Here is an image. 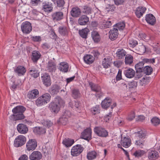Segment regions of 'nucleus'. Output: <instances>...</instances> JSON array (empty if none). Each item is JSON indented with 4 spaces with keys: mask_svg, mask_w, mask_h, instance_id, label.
Here are the masks:
<instances>
[{
    "mask_svg": "<svg viewBox=\"0 0 160 160\" xmlns=\"http://www.w3.org/2000/svg\"><path fill=\"white\" fill-rule=\"evenodd\" d=\"M26 110V108L22 106H19L13 108L12 110L13 114L11 116L13 118V121L23 119L25 116L23 113Z\"/></svg>",
    "mask_w": 160,
    "mask_h": 160,
    "instance_id": "f257e3e1",
    "label": "nucleus"
},
{
    "mask_svg": "<svg viewBox=\"0 0 160 160\" xmlns=\"http://www.w3.org/2000/svg\"><path fill=\"white\" fill-rule=\"evenodd\" d=\"M64 104V102L59 97H57L53 101L51 102L49 104V107L52 112L55 113H58L60 110L61 106Z\"/></svg>",
    "mask_w": 160,
    "mask_h": 160,
    "instance_id": "f03ea898",
    "label": "nucleus"
},
{
    "mask_svg": "<svg viewBox=\"0 0 160 160\" xmlns=\"http://www.w3.org/2000/svg\"><path fill=\"white\" fill-rule=\"evenodd\" d=\"M51 98V96L48 93L43 94L36 101V104L38 106H40L47 104L50 101Z\"/></svg>",
    "mask_w": 160,
    "mask_h": 160,
    "instance_id": "7ed1b4c3",
    "label": "nucleus"
},
{
    "mask_svg": "<svg viewBox=\"0 0 160 160\" xmlns=\"http://www.w3.org/2000/svg\"><path fill=\"white\" fill-rule=\"evenodd\" d=\"M94 133L98 136L101 137H106L108 135V131L104 128L96 127L94 128Z\"/></svg>",
    "mask_w": 160,
    "mask_h": 160,
    "instance_id": "20e7f679",
    "label": "nucleus"
},
{
    "mask_svg": "<svg viewBox=\"0 0 160 160\" xmlns=\"http://www.w3.org/2000/svg\"><path fill=\"white\" fill-rule=\"evenodd\" d=\"M26 137L22 135H20L17 136L15 139L14 142V145L16 147H21L26 142Z\"/></svg>",
    "mask_w": 160,
    "mask_h": 160,
    "instance_id": "39448f33",
    "label": "nucleus"
},
{
    "mask_svg": "<svg viewBox=\"0 0 160 160\" xmlns=\"http://www.w3.org/2000/svg\"><path fill=\"white\" fill-rule=\"evenodd\" d=\"M37 146V141L34 139H30L26 143V150L29 151H32L35 149Z\"/></svg>",
    "mask_w": 160,
    "mask_h": 160,
    "instance_id": "423d86ee",
    "label": "nucleus"
},
{
    "mask_svg": "<svg viewBox=\"0 0 160 160\" xmlns=\"http://www.w3.org/2000/svg\"><path fill=\"white\" fill-rule=\"evenodd\" d=\"M83 150L81 145L77 144L73 147L71 150V154L74 157L79 155Z\"/></svg>",
    "mask_w": 160,
    "mask_h": 160,
    "instance_id": "0eeeda50",
    "label": "nucleus"
},
{
    "mask_svg": "<svg viewBox=\"0 0 160 160\" xmlns=\"http://www.w3.org/2000/svg\"><path fill=\"white\" fill-rule=\"evenodd\" d=\"M22 32L25 33H28L32 31L31 24L28 22L26 21L22 23L21 26Z\"/></svg>",
    "mask_w": 160,
    "mask_h": 160,
    "instance_id": "6e6552de",
    "label": "nucleus"
},
{
    "mask_svg": "<svg viewBox=\"0 0 160 160\" xmlns=\"http://www.w3.org/2000/svg\"><path fill=\"white\" fill-rule=\"evenodd\" d=\"M91 129L89 128H87L81 133V138L89 141L91 138Z\"/></svg>",
    "mask_w": 160,
    "mask_h": 160,
    "instance_id": "1a4fd4ad",
    "label": "nucleus"
},
{
    "mask_svg": "<svg viewBox=\"0 0 160 160\" xmlns=\"http://www.w3.org/2000/svg\"><path fill=\"white\" fill-rule=\"evenodd\" d=\"M39 93V92L38 90L33 89L28 92L27 96L29 99H34L38 97Z\"/></svg>",
    "mask_w": 160,
    "mask_h": 160,
    "instance_id": "9d476101",
    "label": "nucleus"
},
{
    "mask_svg": "<svg viewBox=\"0 0 160 160\" xmlns=\"http://www.w3.org/2000/svg\"><path fill=\"white\" fill-rule=\"evenodd\" d=\"M52 17L54 22H58L63 19V14L61 12H56L52 14Z\"/></svg>",
    "mask_w": 160,
    "mask_h": 160,
    "instance_id": "9b49d317",
    "label": "nucleus"
},
{
    "mask_svg": "<svg viewBox=\"0 0 160 160\" xmlns=\"http://www.w3.org/2000/svg\"><path fill=\"white\" fill-rule=\"evenodd\" d=\"M121 145L125 148L130 147L132 144L131 139L128 137H121Z\"/></svg>",
    "mask_w": 160,
    "mask_h": 160,
    "instance_id": "f8f14e48",
    "label": "nucleus"
},
{
    "mask_svg": "<svg viewBox=\"0 0 160 160\" xmlns=\"http://www.w3.org/2000/svg\"><path fill=\"white\" fill-rule=\"evenodd\" d=\"M42 158V154L41 152L38 151H34L29 157L30 160H40Z\"/></svg>",
    "mask_w": 160,
    "mask_h": 160,
    "instance_id": "ddd939ff",
    "label": "nucleus"
},
{
    "mask_svg": "<svg viewBox=\"0 0 160 160\" xmlns=\"http://www.w3.org/2000/svg\"><path fill=\"white\" fill-rule=\"evenodd\" d=\"M89 21V18L85 15L80 16L78 20V23L80 25L84 26L88 24Z\"/></svg>",
    "mask_w": 160,
    "mask_h": 160,
    "instance_id": "4468645a",
    "label": "nucleus"
},
{
    "mask_svg": "<svg viewBox=\"0 0 160 160\" xmlns=\"http://www.w3.org/2000/svg\"><path fill=\"white\" fill-rule=\"evenodd\" d=\"M17 129L19 133L23 134L27 133L28 131V128L27 126L22 123L19 124L18 125Z\"/></svg>",
    "mask_w": 160,
    "mask_h": 160,
    "instance_id": "2eb2a0df",
    "label": "nucleus"
},
{
    "mask_svg": "<svg viewBox=\"0 0 160 160\" xmlns=\"http://www.w3.org/2000/svg\"><path fill=\"white\" fill-rule=\"evenodd\" d=\"M109 38L112 40H114L118 37V30L117 28L114 27L109 32Z\"/></svg>",
    "mask_w": 160,
    "mask_h": 160,
    "instance_id": "dca6fc26",
    "label": "nucleus"
},
{
    "mask_svg": "<svg viewBox=\"0 0 160 160\" xmlns=\"http://www.w3.org/2000/svg\"><path fill=\"white\" fill-rule=\"evenodd\" d=\"M145 20L149 24L153 25L156 22V20L154 16L151 14H147L146 16Z\"/></svg>",
    "mask_w": 160,
    "mask_h": 160,
    "instance_id": "f3484780",
    "label": "nucleus"
},
{
    "mask_svg": "<svg viewBox=\"0 0 160 160\" xmlns=\"http://www.w3.org/2000/svg\"><path fill=\"white\" fill-rule=\"evenodd\" d=\"M158 152L155 150H150L148 153V158L150 160H155L159 157Z\"/></svg>",
    "mask_w": 160,
    "mask_h": 160,
    "instance_id": "a211bd4d",
    "label": "nucleus"
},
{
    "mask_svg": "<svg viewBox=\"0 0 160 160\" xmlns=\"http://www.w3.org/2000/svg\"><path fill=\"white\" fill-rule=\"evenodd\" d=\"M112 102V99L109 97H107L102 101L101 106L103 108L107 109L109 107Z\"/></svg>",
    "mask_w": 160,
    "mask_h": 160,
    "instance_id": "6ab92c4d",
    "label": "nucleus"
},
{
    "mask_svg": "<svg viewBox=\"0 0 160 160\" xmlns=\"http://www.w3.org/2000/svg\"><path fill=\"white\" fill-rule=\"evenodd\" d=\"M124 73L126 77L129 78H132L135 75L134 70L130 68L124 70Z\"/></svg>",
    "mask_w": 160,
    "mask_h": 160,
    "instance_id": "aec40b11",
    "label": "nucleus"
},
{
    "mask_svg": "<svg viewBox=\"0 0 160 160\" xmlns=\"http://www.w3.org/2000/svg\"><path fill=\"white\" fill-rule=\"evenodd\" d=\"M33 131L35 134L39 135L44 134L46 132L45 128L42 127H36L33 128Z\"/></svg>",
    "mask_w": 160,
    "mask_h": 160,
    "instance_id": "412c9836",
    "label": "nucleus"
},
{
    "mask_svg": "<svg viewBox=\"0 0 160 160\" xmlns=\"http://www.w3.org/2000/svg\"><path fill=\"white\" fill-rule=\"evenodd\" d=\"M47 68L49 72H54L56 69V64L54 62L50 60L48 63Z\"/></svg>",
    "mask_w": 160,
    "mask_h": 160,
    "instance_id": "4be33fe9",
    "label": "nucleus"
},
{
    "mask_svg": "<svg viewBox=\"0 0 160 160\" xmlns=\"http://www.w3.org/2000/svg\"><path fill=\"white\" fill-rule=\"evenodd\" d=\"M116 57L118 59L123 58L126 54V52L123 49H118L116 53Z\"/></svg>",
    "mask_w": 160,
    "mask_h": 160,
    "instance_id": "5701e85b",
    "label": "nucleus"
},
{
    "mask_svg": "<svg viewBox=\"0 0 160 160\" xmlns=\"http://www.w3.org/2000/svg\"><path fill=\"white\" fill-rule=\"evenodd\" d=\"M14 70L15 72L17 73L19 76L23 75L26 72L25 68L21 66H18Z\"/></svg>",
    "mask_w": 160,
    "mask_h": 160,
    "instance_id": "b1692460",
    "label": "nucleus"
},
{
    "mask_svg": "<svg viewBox=\"0 0 160 160\" xmlns=\"http://www.w3.org/2000/svg\"><path fill=\"white\" fill-rule=\"evenodd\" d=\"M41 56V54L39 52L33 51L32 53V60L33 62H37Z\"/></svg>",
    "mask_w": 160,
    "mask_h": 160,
    "instance_id": "393cba45",
    "label": "nucleus"
},
{
    "mask_svg": "<svg viewBox=\"0 0 160 160\" xmlns=\"http://www.w3.org/2000/svg\"><path fill=\"white\" fill-rule=\"evenodd\" d=\"M81 11L78 8H73L71 11V14L73 17H78L81 14Z\"/></svg>",
    "mask_w": 160,
    "mask_h": 160,
    "instance_id": "a878e982",
    "label": "nucleus"
},
{
    "mask_svg": "<svg viewBox=\"0 0 160 160\" xmlns=\"http://www.w3.org/2000/svg\"><path fill=\"white\" fill-rule=\"evenodd\" d=\"M58 31L59 34L62 36H67L68 35V30L66 27L65 26H62L59 27Z\"/></svg>",
    "mask_w": 160,
    "mask_h": 160,
    "instance_id": "bb28decb",
    "label": "nucleus"
},
{
    "mask_svg": "<svg viewBox=\"0 0 160 160\" xmlns=\"http://www.w3.org/2000/svg\"><path fill=\"white\" fill-rule=\"evenodd\" d=\"M58 69L62 72H67L68 69V65L66 63L62 62L59 64Z\"/></svg>",
    "mask_w": 160,
    "mask_h": 160,
    "instance_id": "cd10ccee",
    "label": "nucleus"
},
{
    "mask_svg": "<svg viewBox=\"0 0 160 160\" xmlns=\"http://www.w3.org/2000/svg\"><path fill=\"white\" fill-rule=\"evenodd\" d=\"M92 37L95 42H99L101 39L100 37L98 32L96 31H93L92 32Z\"/></svg>",
    "mask_w": 160,
    "mask_h": 160,
    "instance_id": "c85d7f7f",
    "label": "nucleus"
},
{
    "mask_svg": "<svg viewBox=\"0 0 160 160\" xmlns=\"http://www.w3.org/2000/svg\"><path fill=\"white\" fill-rule=\"evenodd\" d=\"M52 4L49 2L45 3L42 7V10L45 12H49L52 11L53 8Z\"/></svg>",
    "mask_w": 160,
    "mask_h": 160,
    "instance_id": "c756f323",
    "label": "nucleus"
},
{
    "mask_svg": "<svg viewBox=\"0 0 160 160\" xmlns=\"http://www.w3.org/2000/svg\"><path fill=\"white\" fill-rule=\"evenodd\" d=\"M84 61L88 64L92 63L94 60V58L92 55H87L85 56L83 58Z\"/></svg>",
    "mask_w": 160,
    "mask_h": 160,
    "instance_id": "7c9ffc66",
    "label": "nucleus"
},
{
    "mask_svg": "<svg viewBox=\"0 0 160 160\" xmlns=\"http://www.w3.org/2000/svg\"><path fill=\"white\" fill-rule=\"evenodd\" d=\"M74 142V140L68 138L64 139L62 143L66 147H68L71 146Z\"/></svg>",
    "mask_w": 160,
    "mask_h": 160,
    "instance_id": "2f4dec72",
    "label": "nucleus"
},
{
    "mask_svg": "<svg viewBox=\"0 0 160 160\" xmlns=\"http://www.w3.org/2000/svg\"><path fill=\"white\" fill-rule=\"evenodd\" d=\"M89 30L87 28H86L84 29L79 30V33L80 35L83 38H86L87 37L88 33Z\"/></svg>",
    "mask_w": 160,
    "mask_h": 160,
    "instance_id": "473e14b6",
    "label": "nucleus"
},
{
    "mask_svg": "<svg viewBox=\"0 0 160 160\" xmlns=\"http://www.w3.org/2000/svg\"><path fill=\"white\" fill-rule=\"evenodd\" d=\"M52 1L56 4L57 7L61 8V9L64 8V6L65 4L64 0H52Z\"/></svg>",
    "mask_w": 160,
    "mask_h": 160,
    "instance_id": "72a5a7b5",
    "label": "nucleus"
},
{
    "mask_svg": "<svg viewBox=\"0 0 160 160\" xmlns=\"http://www.w3.org/2000/svg\"><path fill=\"white\" fill-rule=\"evenodd\" d=\"M89 85L92 90L95 92H98L101 90L100 87L98 85L95 84L92 82H89Z\"/></svg>",
    "mask_w": 160,
    "mask_h": 160,
    "instance_id": "f704fd0d",
    "label": "nucleus"
},
{
    "mask_svg": "<svg viewBox=\"0 0 160 160\" xmlns=\"http://www.w3.org/2000/svg\"><path fill=\"white\" fill-rule=\"evenodd\" d=\"M59 90L60 88L58 86L54 85L50 89L49 92L52 94H56L59 92Z\"/></svg>",
    "mask_w": 160,
    "mask_h": 160,
    "instance_id": "c9c22d12",
    "label": "nucleus"
},
{
    "mask_svg": "<svg viewBox=\"0 0 160 160\" xmlns=\"http://www.w3.org/2000/svg\"><path fill=\"white\" fill-rule=\"evenodd\" d=\"M97 153L94 151H92L88 152L87 155V158L89 160H92L96 158Z\"/></svg>",
    "mask_w": 160,
    "mask_h": 160,
    "instance_id": "e433bc0d",
    "label": "nucleus"
},
{
    "mask_svg": "<svg viewBox=\"0 0 160 160\" xmlns=\"http://www.w3.org/2000/svg\"><path fill=\"white\" fill-rule=\"evenodd\" d=\"M133 57L130 54L126 56L125 62L126 64L130 65L133 62Z\"/></svg>",
    "mask_w": 160,
    "mask_h": 160,
    "instance_id": "4c0bfd02",
    "label": "nucleus"
},
{
    "mask_svg": "<svg viewBox=\"0 0 160 160\" xmlns=\"http://www.w3.org/2000/svg\"><path fill=\"white\" fill-rule=\"evenodd\" d=\"M152 72V69L150 66H145L143 69V72L146 75H149L151 74Z\"/></svg>",
    "mask_w": 160,
    "mask_h": 160,
    "instance_id": "58836bf2",
    "label": "nucleus"
},
{
    "mask_svg": "<svg viewBox=\"0 0 160 160\" xmlns=\"http://www.w3.org/2000/svg\"><path fill=\"white\" fill-rule=\"evenodd\" d=\"M80 95L79 90L77 89H74L72 91V96L74 99L79 98Z\"/></svg>",
    "mask_w": 160,
    "mask_h": 160,
    "instance_id": "ea45409f",
    "label": "nucleus"
},
{
    "mask_svg": "<svg viewBox=\"0 0 160 160\" xmlns=\"http://www.w3.org/2000/svg\"><path fill=\"white\" fill-rule=\"evenodd\" d=\"M110 59L108 58H104L102 61V65L105 68H108L110 66Z\"/></svg>",
    "mask_w": 160,
    "mask_h": 160,
    "instance_id": "a19ab883",
    "label": "nucleus"
},
{
    "mask_svg": "<svg viewBox=\"0 0 160 160\" xmlns=\"http://www.w3.org/2000/svg\"><path fill=\"white\" fill-rule=\"evenodd\" d=\"M144 63L143 61L140 62L135 65L136 70L143 71V65Z\"/></svg>",
    "mask_w": 160,
    "mask_h": 160,
    "instance_id": "79ce46f5",
    "label": "nucleus"
},
{
    "mask_svg": "<svg viewBox=\"0 0 160 160\" xmlns=\"http://www.w3.org/2000/svg\"><path fill=\"white\" fill-rule=\"evenodd\" d=\"M114 27L117 28L119 30H123L125 27V24L124 22H118L115 25H114Z\"/></svg>",
    "mask_w": 160,
    "mask_h": 160,
    "instance_id": "37998d69",
    "label": "nucleus"
},
{
    "mask_svg": "<svg viewBox=\"0 0 160 160\" xmlns=\"http://www.w3.org/2000/svg\"><path fill=\"white\" fill-rule=\"evenodd\" d=\"M135 133L136 134V137H138L142 139H143L145 138L146 135V133L143 132L142 131L136 132Z\"/></svg>",
    "mask_w": 160,
    "mask_h": 160,
    "instance_id": "c03bdc74",
    "label": "nucleus"
},
{
    "mask_svg": "<svg viewBox=\"0 0 160 160\" xmlns=\"http://www.w3.org/2000/svg\"><path fill=\"white\" fill-rule=\"evenodd\" d=\"M151 122L152 124L155 126L158 125L160 124V120L158 118L154 117L151 120Z\"/></svg>",
    "mask_w": 160,
    "mask_h": 160,
    "instance_id": "a18cd8bd",
    "label": "nucleus"
},
{
    "mask_svg": "<svg viewBox=\"0 0 160 160\" xmlns=\"http://www.w3.org/2000/svg\"><path fill=\"white\" fill-rule=\"evenodd\" d=\"M112 24V21L110 19L108 20H104L102 22V25L105 28H110Z\"/></svg>",
    "mask_w": 160,
    "mask_h": 160,
    "instance_id": "49530a36",
    "label": "nucleus"
},
{
    "mask_svg": "<svg viewBox=\"0 0 160 160\" xmlns=\"http://www.w3.org/2000/svg\"><path fill=\"white\" fill-rule=\"evenodd\" d=\"M82 12L86 14H90L92 13V8L86 6H84L82 10Z\"/></svg>",
    "mask_w": 160,
    "mask_h": 160,
    "instance_id": "de8ad7c7",
    "label": "nucleus"
},
{
    "mask_svg": "<svg viewBox=\"0 0 160 160\" xmlns=\"http://www.w3.org/2000/svg\"><path fill=\"white\" fill-rule=\"evenodd\" d=\"M22 83L21 81H14L12 86V88L14 89L18 87H19L21 85Z\"/></svg>",
    "mask_w": 160,
    "mask_h": 160,
    "instance_id": "09e8293b",
    "label": "nucleus"
},
{
    "mask_svg": "<svg viewBox=\"0 0 160 160\" xmlns=\"http://www.w3.org/2000/svg\"><path fill=\"white\" fill-rule=\"evenodd\" d=\"M144 142L145 141L143 139L136 140L135 143V145L137 146H139L141 148H142L144 145Z\"/></svg>",
    "mask_w": 160,
    "mask_h": 160,
    "instance_id": "8fccbe9b",
    "label": "nucleus"
},
{
    "mask_svg": "<svg viewBox=\"0 0 160 160\" xmlns=\"http://www.w3.org/2000/svg\"><path fill=\"white\" fill-rule=\"evenodd\" d=\"M135 117V112L133 111H132L130 112L128 116L127 119L128 121H131Z\"/></svg>",
    "mask_w": 160,
    "mask_h": 160,
    "instance_id": "3c124183",
    "label": "nucleus"
},
{
    "mask_svg": "<svg viewBox=\"0 0 160 160\" xmlns=\"http://www.w3.org/2000/svg\"><path fill=\"white\" fill-rule=\"evenodd\" d=\"M145 153V152L143 150H138L136 151L134 153L135 157H141Z\"/></svg>",
    "mask_w": 160,
    "mask_h": 160,
    "instance_id": "603ef678",
    "label": "nucleus"
},
{
    "mask_svg": "<svg viewBox=\"0 0 160 160\" xmlns=\"http://www.w3.org/2000/svg\"><path fill=\"white\" fill-rule=\"evenodd\" d=\"M129 43L130 47L134 48L138 44V42L133 39H130Z\"/></svg>",
    "mask_w": 160,
    "mask_h": 160,
    "instance_id": "864d4df0",
    "label": "nucleus"
},
{
    "mask_svg": "<svg viewBox=\"0 0 160 160\" xmlns=\"http://www.w3.org/2000/svg\"><path fill=\"white\" fill-rule=\"evenodd\" d=\"M143 71L136 70V75L135 77V78L136 79H138L141 78L143 75Z\"/></svg>",
    "mask_w": 160,
    "mask_h": 160,
    "instance_id": "5fc2aeb1",
    "label": "nucleus"
},
{
    "mask_svg": "<svg viewBox=\"0 0 160 160\" xmlns=\"http://www.w3.org/2000/svg\"><path fill=\"white\" fill-rule=\"evenodd\" d=\"M146 51V47L145 46L142 44L140 45L139 47L138 48V51L140 53V54H142L145 53Z\"/></svg>",
    "mask_w": 160,
    "mask_h": 160,
    "instance_id": "6e6d98bb",
    "label": "nucleus"
},
{
    "mask_svg": "<svg viewBox=\"0 0 160 160\" xmlns=\"http://www.w3.org/2000/svg\"><path fill=\"white\" fill-rule=\"evenodd\" d=\"M137 82L135 81H132L128 83L129 88L130 89L135 88L137 86Z\"/></svg>",
    "mask_w": 160,
    "mask_h": 160,
    "instance_id": "4d7b16f0",
    "label": "nucleus"
},
{
    "mask_svg": "<svg viewBox=\"0 0 160 160\" xmlns=\"http://www.w3.org/2000/svg\"><path fill=\"white\" fill-rule=\"evenodd\" d=\"M42 80H50V76L47 73H45L41 76Z\"/></svg>",
    "mask_w": 160,
    "mask_h": 160,
    "instance_id": "13d9d810",
    "label": "nucleus"
},
{
    "mask_svg": "<svg viewBox=\"0 0 160 160\" xmlns=\"http://www.w3.org/2000/svg\"><path fill=\"white\" fill-rule=\"evenodd\" d=\"M114 3L116 5H123L125 2V0H114Z\"/></svg>",
    "mask_w": 160,
    "mask_h": 160,
    "instance_id": "bf43d9fd",
    "label": "nucleus"
},
{
    "mask_svg": "<svg viewBox=\"0 0 160 160\" xmlns=\"http://www.w3.org/2000/svg\"><path fill=\"white\" fill-rule=\"evenodd\" d=\"M91 111L94 114L99 113L100 112V110L99 109V107L98 106L92 109Z\"/></svg>",
    "mask_w": 160,
    "mask_h": 160,
    "instance_id": "052dcab7",
    "label": "nucleus"
},
{
    "mask_svg": "<svg viewBox=\"0 0 160 160\" xmlns=\"http://www.w3.org/2000/svg\"><path fill=\"white\" fill-rule=\"evenodd\" d=\"M155 59L154 58H153L152 59H148L147 58H145L143 59V63L146 62V63H153L155 62Z\"/></svg>",
    "mask_w": 160,
    "mask_h": 160,
    "instance_id": "680f3d73",
    "label": "nucleus"
},
{
    "mask_svg": "<svg viewBox=\"0 0 160 160\" xmlns=\"http://www.w3.org/2000/svg\"><path fill=\"white\" fill-rule=\"evenodd\" d=\"M122 70L119 69L118 74L116 77V80H120L122 79Z\"/></svg>",
    "mask_w": 160,
    "mask_h": 160,
    "instance_id": "e2e57ef3",
    "label": "nucleus"
},
{
    "mask_svg": "<svg viewBox=\"0 0 160 160\" xmlns=\"http://www.w3.org/2000/svg\"><path fill=\"white\" fill-rule=\"evenodd\" d=\"M41 2V0H31V3L34 6L38 5Z\"/></svg>",
    "mask_w": 160,
    "mask_h": 160,
    "instance_id": "0e129e2a",
    "label": "nucleus"
},
{
    "mask_svg": "<svg viewBox=\"0 0 160 160\" xmlns=\"http://www.w3.org/2000/svg\"><path fill=\"white\" fill-rule=\"evenodd\" d=\"M43 124L45 126L49 128L52 125V123L50 121H45L43 122Z\"/></svg>",
    "mask_w": 160,
    "mask_h": 160,
    "instance_id": "69168bd1",
    "label": "nucleus"
},
{
    "mask_svg": "<svg viewBox=\"0 0 160 160\" xmlns=\"http://www.w3.org/2000/svg\"><path fill=\"white\" fill-rule=\"evenodd\" d=\"M122 62L120 61H114L113 63V64L116 67L119 68L122 65Z\"/></svg>",
    "mask_w": 160,
    "mask_h": 160,
    "instance_id": "338daca9",
    "label": "nucleus"
},
{
    "mask_svg": "<svg viewBox=\"0 0 160 160\" xmlns=\"http://www.w3.org/2000/svg\"><path fill=\"white\" fill-rule=\"evenodd\" d=\"M28 156L26 154H23L19 158L18 160H28Z\"/></svg>",
    "mask_w": 160,
    "mask_h": 160,
    "instance_id": "774afa93",
    "label": "nucleus"
}]
</instances>
